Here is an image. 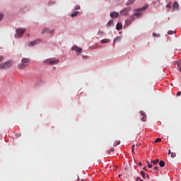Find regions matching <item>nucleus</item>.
<instances>
[{
	"label": "nucleus",
	"mask_w": 181,
	"mask_h": 181,
	"mask_svg": "<svg viewBox=\"0 0 181 181\" xmlns=\"http://www.w3.org/2000/svg\"><path fill=\"white\" fill-rule=\"evenodd\" d=\"M148 6L147 4L144 5V7L135 9L134 11L135 13H134L132 16L129 17V20H126L125 23L126 25H131V23L134 21H135L136 18H139L140 15H142L141 12L144 11H146L148 9Z\"/></svg>",
	"instance_id": "obj_1"
},
{
	"label": "nucleus",
	"mask_w": 181,
	"mask_h": 181,
	"mask_svg": "<svg viewBox=\"0 0 181 181\" xmlns=\"http://www.w3.org/2000/svg\"><path fill=\"white\" fill-rule=\"evenodd\" d=\"M29 63H30L29 58H22L21 63L18 64L19 70H23L25 67H28V66H29Z\"/></svg>",
	"instance_id": "obj_2"
},
{
	"label": "nucleus",
	"mask_w": 181,
	"mask_h": 181,
	"mask_svg": "<svg viewBox=\"0 0 181 181\" xmlns=\"http://www.w3.org/2000/svg\"><path fill=\"white\" fill-rule=\"evenodd\" d=\"M26 32V29L25 28H18L16 29V34L15 35V37L16 39H19V37H22L23 36V33Z\"/></svg>",
	"instance_id": "obj_3"
},
{
	"label": "nucleus",
	"mask_w": 181,
	"mask_h": 181,
	"mask_svg": "<svg viewBox=\"0 0 181 181\" xmlns=\"http://www.w3.org/2000/svg\"><path fill=\"white\" fill-rule=\"evenodd\" d=\"M59 59H56L54 58H49V59H45L44 61V63H45L46 64L53 65V64H59Z\"/></svg>",
	"instance_id": "obj_4"
},
{
	"label": "nucleus",
	"mask_w": 181,
	"mask_h": 181,
	"mask_svg": "<svg viewBox=\"0 0 181 181\" xmlns=\"http://www.w3.org/2000/svg\"><path fill=\"white\" fill-rule=\"evenodd\" d=\"M12 67V62L8 61L0 64V70H5V69H9Z\"/></svg>",
	"instance_id": "obj_5"
},
{
	"label": "nucleus",
	"mask_w": 181,
	"mask_h": 181,
	"mask_svg": "<svg viewBox=\"0 0 181 181\" xmlns=\"http://www.w3.org/2000/svg\"><path fill=\"white\" fill-rule=\"evenodd\" d=\"M131 9H132L131 7H126V8H123L120 11V15L122 16H128V14L129 13Z\"/></svg>",
	"instance_id": "obj_6"
},
{
	"label": "nucleus",
	"mask_w": 181,
	"mask_h": 181,
	"mask_svg": "<svg viewBox=\"0 0 181 181\" xmlns=\"http://www.w3.org/2000/svg\"><path fill=\"white\" fill-rule=\"evenodd\" d=\"M41 33H50L51 35H53L54 33V30H50L49 28H45Z\"/></svg>",
	"instance_id": "obj_7"
},
{
	"label": "nucleus",
	"mask_w": 181,
	"mask_h": 181,
	"mask_svg": "<svg viewBox=\"0 0 181 181\" xmlns=\"http://www.w3.org/2000/svg\"><path fill=\"white\" fill-rule=\"evenodd\" d=\"M110 18H112V19H114L115 18H118V16H119V13L117 11H113L110 13Z\"/></svg>",
	"instance_id": "obj_8"
},
{
	"label": "nucleus",
	"mask_w": 181,
	"mask_h": 181,
	"mask_svg": "<svg viewBox=\"0 0 181 181\" xmlns=\"http://www.w3.org/2000/svg\"><path fill=\"white\" fill-rule=\"evenodd\" d=\"M71 49L73 50H74L75 52H77V53H78L79 54L83 52V49H81V47H78L77 46H74Z\"/></svg>",
	"instance_id": "obj_9"
},
{
	"label": "nucleus",
	"mask_w": 181,
	"mask_h": 181,
	"mask_svg": "<svg viewBox=\"0 0 181 181\" xmlns=\"http://www.w3.org/2000/svg\"><path fill=\"white\" fill-rule=\"evenodd\" d=\"M40 42V40H36L34 41H31L29 44L28 46H35V45H37V43Z\"/></svg>",
	"instance_id": "obj_10"
},
{
	"label": "nucleus",
	"mask_w": 181,
	"mask_h": 181,
	"mask_svg": "<svg viewBox=\"0 0 181 181\" xmlns=\"http://www.w3.org/2000/svg\"><path fill=\"white\" fill-rule=\"evenodd\" d=\"M140 114H141V115L143 116L141 117V121H143V122H146V115H145V112L141 111Z\"/></svg>",
	"instance_id": "obj_11"
},
{
	"label": "nucleus",
	"mask_w": 181,
	"mask_h": 181,
	"mask_svg": "<svg viewBox=\"0 0 181 181\" xmlns=\"http://www.w3.org/2000/svg\"><path fill=\"white\" fill-rule=\"evenodd\" d=\"M116 29H117V30H121V29H122V23H117V24L116 25Z\"/></svg>",
	"instance_id": "obj_12"
},
{
	"label": "nucleus",
	"mask_w": 181,
	"mask_h": 181,
	"mask_svg": "<svg viewBox=\"0 0 181 181\" xmlns=\"http://www.w3.org/2000/svg\"><path fill=\"white\" fill-rule=\"evenodd\" d=\"M173 6L174 9H177V8H179V4L177 3V1H175Z\"/></svg>",
	"instance_id": "obj_13"
},
{
	"label": "nucleus",
	"mask_w": 181,
	"mask_h": 181,
	"mask_svg": "<svg viewBox=\"0 0 181 181\" xmlns=\"http://www.w3.org/2000/svg\"><path fill=\"white\" fill-rule=\"evenodd\" d=\"M177 69L181 72V59L177 63Z\"/></svg>",
	"instance_id": "obj_14"
},
{
	"label": "nucleus",
	"mask_w": 181,
	"mask_h": 181,
	"mask_svg": "<svg viewBox=\"0 0 181 181\" xmlns=\"http://www.w3.org/2000/svg\"><path fill=\"white\" fill-rule=\"evenodd\" d=\"M79 12L78 11H74L71 14V17L74 18V16H77L78 15Z\"/></svg>",
	"instance_id": "obj_15"
},
{
	"label": "nucleus",
	"mask_w": 181,
	"mask_h": 181,
	"mask_svg": "<svg viewBox=\"0 0 181 181\" xmlns=\"http://www.w3.org/2000/svg\"><path fill=\"white\" fill-rule=\"evenodd\" d=\"M159 165H160V168H164L165 167V161L160 160L159 162Z\"/></svg>",
	"instance_id": "obj_16"
},
{
	"label": "nucleus",
	"mask_w": 181,
	"mask_h": 181,
	"mask_svg": "<svg viewBox=\"0 0 181 181\" xmlns=\"http://www.w3.org/2000/svg\"><path fill=\"white\" fill-rule=\"evenodd\" d=\"M100 42H101V43H103V44H104V43H109L110 40H108V39H103V40H102Z\"/></svg>",
	"instance_id": "obj_17"
},
{
	"label": "nucleus",
	"mask_w": 181,
	"mask_h": 181,
	"mask_svg": "<svg viewBox=\"0 0 181 181\" xmlns=\"http://www.w3.org/2000/svg\"><path fill=\"white\" fill-rule=\"evenodd\" d=\"M114 23V20H110L107 23V26H111Z\"/></svg>",
	"instance_id": "obj_18"
},
{
	"label": "nucleus",
	"mask_w": 181,
	"mask_h": 181,
	"mask_svg": "<svg viewBox=\"0 0 181 181\" xmlns=\"http://www.w3.org/2000/svg\"><path fill=\"white\" fill-rule=\"evenodd\" d=\"M119 144H121V141L119 140H118L115 142V144H113V146H117L119 145Z\"/></svg>",
	"instance_id": "obj_19"
},
{
	"label": "nucleus",
	"mask_w": 181,
	"mask_h": 181,
	"mask_svg": "<svg viewBox=\"0 0 181 181\" xmlns=\"http://www.w3.org/2000/svg\"><path fill=\"white\" fill-rule=\"evenodd\" d=\"M151 163H153V165H156V163H159V159H156V160L151 161Z\"/></svg>",
	"instance_id": "obj_20"
},
{
	"label": "nucleus",
	"mask_w": 181,
	"mask_h": 181,
	"mask_svg": "<svg viewBox=\"0 0 181 181\" xmlns=\"http://www.w3.org/2000/svg\"><path fill=\"white\" fill-rule=\"evenodd\" d=\"M174 33H176V32L173 30H168V35H174Z\"/></svg>",
	"instance_id": "obj_21"
},
{
	"label": "nucleus",
	"mask_w": 181,
	"mask_h": 181,
	"mask_svg": "<svg viewBox=\"0 0 181 181\" xmlns=\"http://www.w3.org/2000/svg\"><path fill=\"white\" fill-rule=\"evenodd\" d=\"M120 38L119 37H117L113 41V44L115 45V43H117V42L119 41Z\"/></svg>",
	"instance_id": "obj_22"
},
{
	"label": "nucleus",
	"mask_w": 181,
	"mask_h": 181,
	"mask_svg": "<svg viewBox=\"0 0 181 181\" xmlns=\"http://www.w3.org/2000/svg\"><path fill=\"white\" fill-rule=\"evenodd\" d=\"M147 163H148V167L149 169H151L153 165H152V163H149V161H147Z\"/></svg>",
	"instance_id": "obj_23"
},
{
	"label": "nucleus",
	"mask_w": 181,
	"mask_h": 181,
	"mask_svg": "<svg viewBox=\"0 0 181 181\" xmlns=\"http://www.w3.org/2000/svg\"><path fill=\"white\" fill-rule=\"evenodd\" d=\"M140 174L141 175V176H142V177H143V179H145V173L144 172V171H141L140 172Z\"/></svg>",
	"instance_id": "obj_24"
},
{
	"label": "nucleus",
	"mask_w": 181,
	"mask_h": 181,
	"mask_svg": "<svg viewBox=\"0 0 181 181\" xmlns=\"http://www.w3.org/2000/svg\"><path fill=\"white\" fill-rule=\"evenodd\" d=\"M132 4H133V1H127V4H126V5H127V6H129V5H132Z\"/></svg>",
	"instance_id": "obj_25"
},
{
	"label": "nucleus",
	"mask_w": 181,
	"mask_h": 181,
	"mask_svg": "<svg viewBox=\"0 0 181 181\" xmlns=\"http://www.w3.org/2000/svg\"><path fill=\"white\" fill-rule=\"evenodd\" d=\"M4 19V13H0V21H2Z\"/></svg>",
	"instance_id": "obj_26"
},
{
	"label": "nucleus",
	"mask_w": 181,
	"mask_h": 181,
	"mask_svg": "<svg viewBox=\"0 0 181 181\" xmlns=\"http://www.w3.org/2000/svg\"><path fill=\"white\" fill-rule=\"evenodd\" d=\"M111 152H114V148H110V151H107V153H111Z\"/></svg>",
	"instance_id": "obj_27"
},
{
	"label": "nucleus",
	"mask_w": 181,
	"mask_h": 181,
	"mask_svg": "<svg viewBox=\"0 0 181 181\" xmlns=\"http://www.w3.org/2000/svg\"><path fill=\"white\" fill-rule=\"evenodd\" d=\"M81 8L80 6L77 5L75 7V11H78Z\"/></svg>",
	"instance_id": "obj_28"
},
{
	"label": "nucleus",
	"mask_w": 181,
	"mask_h": 181,
	"mask_svg": "<svg viewBox=\"0 0 181 181\" xmlns=\"http://www.w3.org/2000/svg\"><path fill=\"white\" fill-rule=\"evenodd\" d=\"M176 153H171V158H175Z\"/></svg>",
	"instance_id": "obj_29"
},
{
	"label": "nucleus",
	"mask_w": 181,
	"mask_h": 181,
	"mask_svg": "<svg viewBox=\"0 0 181 181\" xmlns=\"http://www.w3.org/2000/svg\"><path fill=\"white\" fill-rule=\"evenodd\" d=\"M153 36L154 37H159L160 35H159V34H156V33H153Z\"/></svg>",
	"instance_id": "obj_30"
},
{
	"label": "nucleus",
	"mask_w": 181,
	"mask_h": 181,
	"mask_svg": "<svg viewBox=\"0 0 181 181\" xmlns=\"http://www.w3.org/2000/svg\"><path fill=\"white\" fill-rule=\"evenodd\" d=\"M162 141V139L157 138L156 139V142H160Z\"/></svg>",
	"instance_id": "obj_31"
},
{
	"label": "nucleus",
	"mask_w": 181,
	"mask_h": 181,
	"mask_svg": "<svg viewBox=\"0 0 181 181\" xmlns=\"http://www.w3.org/2000/svg\"><path fill=\"white\" fill-rule=\"evenodd\" d=\"M176 95L177 97H179L180 95H181V92L180 91L177 92Z\"/></svg>",
	"instance_id": "obj_32"
},
{
	"label": "nucleus",
	"mask_w": 181,
	"mask_h": 181,
	"mask_svg": "<svg viewBox=\"0 0 181 181\" xmlns=\"http://www.w3.org/2000/svg\"><path fill=\"white\" fill-rule=\"evenodd\" d=\"M136 181H144L141 177H137Z\"/></svg>",
	"instance_id": "obj_33"
},
{
	"label": "nucleus",
	"mask_w": 181,
	"mask_h": 181,
	"mask_svg": "<svg viewBox=\"0 0 181 181\" xmlns=\"http://www.w3.org/2000/svg\"><path fill=\"white\" fill-rule=\"evenodd\" d=\"M2 60H4V57L0 56V62H2Z\"/></svg>",
	"instance_id": "obj_34"
},
{
	"label": "nucleus",
	"mask_w": 181,
	"mask_h": 181,
	"mask_svg": "<svg viewBox=\"0 0 181 181\" xmlns=\"http://www.w3.org/2000/svg\"><path fill=\"white\" fill-rule=\"evenodd\" d=\"M153 170H158V167H157V166H155V167L153 168Z\"/></svg>",
	"instance_id": "obj_35"
},
{
	"label": "nucleus",
	"mask_w": 181,
	"mask_h": 181,
	"mask_svg": "<svg viewBox=\"0 0 181 181\" xmlns=\"http://www.w3.org/2000/svg\"><path fill=\"white\" fill-rule=\"evenodd\" d=\"M98 34H99V35H103L104 33L99 31V32H98Z\"/></svg>",
	"instance_id": "obj_36"
},
{
	"label": "nucleus",
	"mask_w": 181,
	"mask_h": 181,
	"mask_svg": "<svg viewBox=\"0 0 181 181\" xmlns=\"http://www.w3.org/2000/svg\"><path fill=\"white\" fill-rule=\"evenodd\" d=\"M167 8H170V3L167 5Z\"/></svg>",
	"instance_id": "obj_37"
},
{
	"label": "nucleus",
	"mask_w": 181,
	"mask_h": 181,
	"mask_svg": "<svg viewBox=\"0 0 181 181\" xmlns=\"http://www.w3.org/2000/svg\"><path fill=\"white\" fill-rule=\"evenodd\" d=\"M139 166H142V163L139 162Z\"/></svg>",
	"instance_id": "obj_38"
},
{
	"label": "nucleus",
	"mask_w": 181,
	"mask_h": 181,
	"mask_svg": "<svg viewBox=\"0 0 181 181\" xmlns=\"http://www.w3.org/2000/svg\"><path fill=\"white\" fill-rule=\"evenodd\" d=\"M146 177H147V179H150L149 175L146 174Z\"/></svg>",
	"instance_id": "obj_39"
},
{
	"label": "nucleus",
	"mask_w": 181,
	"mask_h": 181,
	"mask_svg": "<svg viewBox=\"0 0 181 181\" xmlns=\"http://www.w3.org/2000/svg\"><path fill=\"white\" fill-rule=\"evenodd\" d=\"M132 148V152H134V148H135V145H133Z\"/></svg>",
	"instance_id": "obj_40"
},
{
	"label": "nucleus",
	"mask_w": 181,
	"mask_h": 181,
	"mask_svg": "<svg viewBox=\"0 0 181 181\" xmlns=\"http://www.w3.org/2000/svg\"><path fill=\"white\" fill-rule=\"evenodd\" d=\"M143 169H144V170H146V167H144Z\"/></svg>",
	"instance_id": "obj_41"
},
{
	"label": "nucleus",
	"mask_w": 181,
	"mask_h": 181,
	"mask_svg": "<svg viewBox=\"0 0 181 181\" xmlns=\"http://www.w3.org/2000/svg\"><path fill=\"white\" fill-rule=\"evenodd\" d=\"M168 153L170 154V150L168 151Z\"/></svg>",
	"instance_id": "obj_42"
},
{
	"label": "nucleus",
	"mask_w": 181,
	"mask_h": 181,
	"mask_svg": "<svg viewBox=\"0 0 181 181\" xmlns=\"http://www.w3.org/2000/svg\"><path fill=\"white\" fill-rule=\"evenodd\" d=\"M121 176H122V175H119V177H121Z\"/></svg>",
	"instance_id": "obj_43"
}]
</instances>
